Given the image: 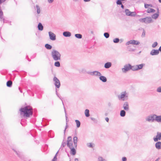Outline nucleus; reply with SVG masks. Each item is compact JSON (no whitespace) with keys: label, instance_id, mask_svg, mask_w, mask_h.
I'll return each instance as SVG.
<instances>
[{"label":"nucleus","instance_id":"nucleus-41","mask_svg":"<svg viewBox=\"0 0 161 161\" xmlns=\"http://www.w3.org/2000/svg\"><path fill=\"white\" fill-rule=\"evenodd\" d=\"M158 43L157 42H154L152 45V47L153 48L155 47L158 45Z\"/></svg>","mask_w":161,"mask_h":161},{"label":"nucleus","instance_id":"nucleus-25","mask_svg":"<svg viewBox=\"0 0 161 161\" xmlns=\"http://www.w3.org/2000/svg\"><path fill=\"white\" fill-rule=\"evenodd\" d=\"M138 70L141 69L145 65L144 64H142L139 65H136Z\"/></svg>","mask_w":161,"mask_h":161},{"label":"nucleus","instance_id":"nucleus-36","mask_svg":"<svg viewBox=\"0 0 161 161\" xmlns=\"http://www.w3.org/2000/svg\"><path fill=\"white\" fill-rule=\"evenodd\" d=\"M87 146L88 147L90 148H93L94 147V144L92 143H88Z\"/></svg>","mask_w":161,"mask_h":161},{"label":"nucleus","instance_id":"nucleus-22","mask_svg":"<svg viewBox=\"0 0 161 161\" xmlns=\"http://www.w3.org/2000/svg\"><path fill=\"white\" fill-rule=\"evenodd\" d=\"M158 13L154 14L152 16V18L154 19H156L159 16V9L158 8Z\"/></svg>","mask_w":161,"mask_h":161},{"label":"nucleus","instance_id":"nucleus-7","mask_svg":"<svg viewBox=\"0 0 161 161\" xmlns=\"http://www.w3.org/2000/svg\"><path fill=\"white\" fill-rule=\"evenodd\" d=\"M54 84L57 88H59L60 86V83L59 80L56 77L54 76L53 79Z\"/></svg>","mask_w":161,"mask_h":161},{"label":"nucleus","instance_id":"nucleus-35","mask_svg":"<svg viewBox=\"0 0 161 161\" xmlns=\"http://www.w3.org/2000/svg\"><path fill=\"white\" fill-rule=\"evenodd\" d=\"M97 161H107L106 160L103 158L102 157L99 156L98 157Z\"/></svg>","mask_w":161,"mask_h":161},{"label":"nucleus","instance_id":"nucleus-51","mask_svg":"<svg viewBox=\"0 0 161 161\" xmlns=\"http://www.w3.org/2000/svg\"><path fill=\"white\" fill-rule=\"evenodd\" d=\"M127 160V158L126 157H124L122 158V161H126Z\"/></svg>","mask_w":161,"mask_h":161},{"label":"nucleus","instance_id":"nucleus-38","mask_svg":"<svg viewBox=\"0 0 161 161\" xmlns=\"http://www.w3.org/2000/svg\"><path fill=\"white\" fill-rule=\"evenodd\" d=\"M125 12L126 15L129 16L130 15V11L128 9H126L125 10Z\"/></svg>","mask_w":161,"mask_h":161},{"label":"nucleus","instance_id":"nucleus-40","mask_svg":"<svg viewBox=\"0 0 161 161\" xmlns=\"http://www.w3.org/2000/svg\"><path fill=\"white\" fill-rule=\"evenodd\" d=\"M130 15L129 16H135L136 15V12H130Z\"/></svg>","mask_w":161,"mask_h":161},{"label":"nucleus","instance_id":"nucleus-61","mask_svg":"<svg viewBox=\"0 0 161 161\" xmlns=\"http://www.w3.org/2000/svg\"><path fill=\"white\" fill-rule=\"evenodd\" d=\"M63 149V147H60L59 149V150H58L59 151L60 150H62Z\"/></svg>","mask_w":161,"mask_h":161},{"label":"nucleus","instance_id":"nucleus-63","mask_svg":"<svg viewBox=\"0 0 161 161\" xmlns=\"http://www.w3.org/2000/svg\"><path fill=\"white\" fill-rule=\"evenodd\" d=\"M68 127V126L67 125L66 126V127H65V128L64 129V131H65L66 130V128Z\"/></svg>","mask_w":161,"mask_h":161},{"label":"nucleus","instance_id":"nucleus-53","mask_svg":"<svg viewBox=\"0 0 161 161\" xmlns=\"http://www.w3.org/2000/svg\"><path fill=\"white\" fill-rule=\"evenodd\" d=\"M54 0H48V2L49 3H52L53 2Z\"/></svg>","mask_w":161,"mask_h":161},{"label":"nucleus","instance_id":"nucleus-44","mask_svg":"<svg viewBox=\"0 0 161 161\" xmlns=\"http://www.w3.org/2000/svg\"><path fill=\"white\" fill-rule=\"evenodd\" d=\"M127 48L128 49V51L130 52H134L135 50V49L130 47V46H128Z\"/></svg>","mask_w":161,"mask_h":161},{"label":"nucleus","instance_id":"nucleus-39","mask_svg":"<svg viewBox=\"0 0 161 161\" xmlns=\"http://www.w3.org/2000/svg\"><path fill=\"white\" fill-rule=\"evenodd\" d=\"M58 61H56L54 63V65L56 67H59L60 66V63Z\"/></svg>","mask_w":161,"mask_h":161},{"label":"nucleus","instance_id":"nucleus-4","mask_svg":"<svg viewBox=\"0 0 161 161\" xmlns=\"http://www.w3.org/2000/svg\"><path fill=\"white\" fill-rule=\"evenodd\" d=\"M13 150L15 153L18 157L21 160L24 161H30V159L28 158H25L23 153L21 152L16 151L15 149H13Z\"/></svg>","mask_w":161,"mask_h":161},{"label":"nucleus","instance_id":"nucleus-13","mask_svg":"<svg viewBox=\"0 0 161 161\" xmlns=\"http://www.w3.org/2000/svg\"><path fill=\"white\" fill-rule=\"evenodd\" d=\"M161 139V132H158L157 133L156 137L153 138V140L154 142H157L158 140H160Z\"/></svg>","mask_w":161,"mask_h":161},{"label":"nucleus","instance_id":"nucleus-64","mask_svg":"<svg viewBox=\"0 0 161 161\" xmlns=\"http://www.w3.org/2000/svg\"><path fill=\"white\" fill-rule=\"evenodd\" d=\"M121 5V8H124V5L122 4V5Z\"/></svg>","mask_w":161,"mask_h":161},{"label":"nucleus","instance_id":"nucleus-45","mask_svg":"<svg viewBox=\"0 0 161 161\" xmlns=\"http://www.w3.org/2000/svg\"><path fill=\"white\" fill-rule=\"evenodd\" d=\"M31 131H30L29 133L31 134V135L33 137H35V136L36 135V132L37 131H33L34 132V134L32 133L31 132Z\"/></svg>","mask_w":161,"mask_h":161},{"label":"nucleus","instance_id":"nucleus-29","mask_svg":"<svg viewBox=\"0 0 161 161\" xmlns=\"http://www.w3.org/2000/svg\"><path fill=\"white\" fill-rule=\"evenodd\" d=\"M6 85L8 87H11L12 85V82L11 80H8L7 82Z\"/></svg>","mask_w":161,"mask_h":161},{"label":"nucleus","instance_id":"nucleus-9","mask_svg":"<svg viewBox=\"0 0 161 161\" xmlns=\"http://www.w3.org/2000/svg\"><path fill=\"white\" fill-rule=\"evenodd\" d=\"M156 114H153L147 117L146 118V120L149 122H153L155 120Z\"/></svg>","mask_w":161,"mask_h":161},{"label":"nucleus","instance_id":"nucleus-6","mask_svg":"<svg viewBox=\"0 0 161 161\" xmlns=\"http://www.w3.org/2000/svg\"><path fill=\"white\" fill-rule=\"evenodd\" d=\"M139 20L141 22L144 23L146 24L153 22L152 19L150 17H146L145 18L140 19Z\"/></svg>","mask_w":161,"mask_h":161},{"label":"nucleus","instance_id":"nucleus-14","mask_svg":"<svg viewBox=\"0 0 161 161\" xmlns=\"http://www.w3.org/2000/svg\"><path fill=\"white\" fill-rule=\"evenodd\" d=\"M159 53V50L155 49H153L150 53V54L152 56L158 55Z\"/></svg>","mask_w":161,"mask_h":161},{"label":"nucleus","instance_id":"nucleus-57","mask_svg":"<svg viewBox=\"0 0 161 161\" xmlns=\"http://www.w3.org/2000/svg\"><path fill=\"white\" fill-rule=\"evenodd\" d=\"M85 2H89L91 1V0H83Z\"/></svg>","mask_w":161,"mask_h":161},{"label":"nucleus","instance_id":"nucleus-42","mask_svg":"<svg viewBox=\"0 0 161 161\" xmlns=\"http://www.w3.org/2000/svg\"><path fill=\"white\" fill-rule=\"evenodd\" d=\"M119 40L118 38H116L113 39V42L115 43H117L119 42Z\"/></svg>","mask_w":161,"mask_h":161},{"label":"nucleus","instance_id":"nucleus-60","mask_svg":"<svg viewBox=\"0 0 161 161\" xmlns=\"http://www.w3.org/2000/svg\"><path fill=\"white\" fill-rule=\"evenodd\" d=\"M58 152H59V150H58V151L57 152V153H56L55 155V156H56V157H57V154L58 153Z\"/></svg>","mask_w":161,"mask_h":161},{"label":"nucleus","instance_id":"nucleus-31","mask_svg":"<svg viewBox=\"0 0 161 161\" xmlns=\"http://www.w3.org/2000/svg\"><path fill=\"white\" fill-rule=\"evenodd\" d=\"M45 46L46 48L48 50L51 49L52 48V46L48 44H46Z\"/></svg>","mask_w":161,"mask_h":161},{"label":"nucleus","instance_id":"nucleus-18","mask_svg":"<svg viewBox=\"0 0 161 161\" xmlns=\"http://www.w3.org/2000/svg\"><path fill=\"white\" fill-rule=\"evenodd\" d=\"M112 64L110 62L106 63L104 65V67L106 69H109L112 66Z\"/></svg>","mask_w":161,"mask_h":161},{"label":"nucleus","instance_id":"nucleus-8","mask_svg":"<svg viewBox=\"0 0 161 161\" xmlns=\"http://www.w3.org/2000/svg\"><path fill=\"white\" fill-rule=\"evenodd\" d=\"M140 43V42L138 41L134 40H131L126 42L125 45L126 46H128L130 44L138 45Z\"/></svg>","mask_w":161,"mask_h":161},{"label":"nucleus","instance_id":"nucleus-33","mask_svg":"<svg viewBox=\"0 0 161 161\" xmlns=\"http://www.w3.org/2000/svg\"><path fill=\"white\" fill-rule=\"evenodd\" d=\"M75 122L76 124V126L77 128H79L80 125V121L78 120H75Z\"/></svg>","mask_w":161,"mask_h":161},{"label":"nucleus","instance_id":"nucleus-56","mask_svg":"<svg viewBox=\"0 0 161 161\" xmlns=\"http://www.w3.org/2000/svg\"><path fill=\"white\" fill-rule=\"evenodd\" d=\"M105 120L107 122H108L109 121V118L108 117H106L105 118Z\"/></svg>","mask_w":161,"mask_h":161},{"label":"nucleus","instance_id":"nucleus-34","mask_svg":"<svg viewBox=\"0 0 161 161\" xmlns=\"http://www.w3.org/2000/svg\"><path fill=\"white\" fill-rule=\"evenodd\" d=\"M75 36L76 38L78 39H81L82 37V35L80 34H75Z\"/></svg>","mask_w":161,"mask_h":161},{"label":"nucleus","instance_id":"nucleus-24","mask_svg":"<svg viewBox=\"0 0 161 161\" xmlns=\"http://www.w3.org/2000/svg\"><path fill=\"white\" fill-rule=\"evenodd\" d=\"M37 27L39 31H42L43 30V26L41 23L38 24Z\"/></svg>","mask_w":161,"mask_h":161},{"label":"nucleus","instance_id":"nucleus-54","mask_svg":"<svg viewBox=\"0 0 161 161\" xmlns=\"http://www.w3.org/2000/svg\"><path fill=\"white\" fill-rule=\"evenodd\" d=\"M6 0H0V4L4 2Z\"/></svg>","mask_w":161,"mask_h":161},{"label":"nucleus","instance_id":"nucleus-37","mask_svg":"<svg viewBox=\"0 0 161 161\" xmlns=\"http://www.w3.org/2000/svg\"><path fill=\"white\" fill-rule=\"evenodd\" d=\"M144 7H145V8H149V7H153V6L151 4H145Z\"/></svg>","mask_w":161,"mask_h":161},{"label":"nucleus","instance_id":"nucleus-23","mask_svg":"<svg viewBox=\"0 0 161 161\" xmlns=\"http://www.w3.org/2000/svg\"><path fill=\"white\" fill-rule=\"evenodd\" d=\"M155 121L158 123H161V115L157 116L156 115Z\"/></svg>","mask_w":161,"mask_h":161},{"label":"nucleus","instance_id":"nucleus-28","mask_svg":"<svg viewBox=\"0 0 161 161\" xmlns=\"http://www.w3.org/2000/svg\"><path fill=\"white\" fill-rule=\"evenodd\" d=\"M155 12V10L153 8H149L147 10V12L148 13H154Z\"/></svg>","mask_w":161,"mask_h":161},{"label":"nucleus","instance_id":"nucleus-27","mask_svg":"<svg viewBox=\"0 0 161 161\" xmlns=\"http://www.w3.org/2000/svg\"><path fill=\"white\" fill-rule=\"evenodd\" d=\"M130 68H131V69L133 71H135L138 70L136 65H134L133 66H131V65Z\"/></svg>","mask_w":161,"mask_h":161},{"label":"nucleus","instance_id":"nucleus-58","mask_svg":"<svg viewBox=\"0 0 161 161\" xmlns=\"http://www.w3.org/2000/svg\"><path fill=\"white\" fill-rule=\"evenodd\" d=\"M158 50H159V51L161 52V46L159 47V49Z\"/></svg>","mask_w":161,"mask_h":161},{"label":"nucleus","instance_id":"nucleus-10","mask_svg":"<svg viewBox=\"0 0 161 161\" xmlns=\"http://www.w3.org/2000/svg\"><path fill=\"white\" fill-rule=\"evenodd\" d=\"M131 65L130 64L125 65L124 67L122 69V71L124 73H126L130 69H131Z\"/></svg>","mask_w":161,"mask_h":161},{"label":"nucleus","instance_id":"nucleus-62","mask_svg":"<svg viewBox=\"0 0 161 161\" xmlns=\"http://www.w3.org/2000/svg\"><path fill=\"white\" fill-rule=\"evenodd\" d=\"M75 161H79L78 158H75Z\"/></svg>","mask_w":161,"mask_h":161},{"label":"nucleus","instance_id":"nucleus-12","mask_svg":"<svg viewBox=\"0 0 161 161\" xmlns=\"http://www.w3.org/2000/svg\"><path fill=\"white\" fill-rule=\"evenodd\" d=\"M87 73L92 75L100 76L101 75V73L97 71H95L93 72H88Z\"/></svg>","mask_w":161,"mask_h":161},{"label":"nucleus","instance_id":"nucleus-3","mask_svg":"<svg viewBox=\"0 0 161 161\" xmlns=\"http://www.w3.org/2000/svg\"><path fill=\"white\" fill-rule=\"evenodd\" d=\"M118 98L120 101H126L128 99V93L126 91L123 92L118 96Z\"/></svg>","mask_w":161,"mask_h":161},{"label":"nucleus","instance_id":"nucleus-46","mask_svg":"<svg viewBox=\"0 0 161 161\" xmlns=\"http://www.w3.org/2000/svg\"><path fill=\"white\" fill-rule=\"evenodd\" d=\"M116 3L118 5H122V3L121 0H118L116 2Z\"/></svg>","mask_w":161,"mask_h":161},{"label":"nucleus","instance_id":"nucleus-43","mask_svg":"<svg viewBox=\"0 0 161 161\" xmlns=\"http://www.w3.org/2000/svg\"><path fill=\"white\" fill-rule=\"evenodd\" d=\"M104 36L107 38H108L109 36V35L108 33L105 32L104 33Z\"/></svg>","mask_w":161,"mask_h":161},{"label":"nucleus","instance_id":"nucleus-15","mask_svg":"<svg viewBox=\"0 0 161 161\" xmlns=\"http://www.w3.org/2000/svg\"><path fill=\"white\" fill-rule=\"evenodd\" d=\"M34 8L35 10H36L37 14L38 15L40 14L41 12V9L39 6L38 5L36 4L34 7Z\"/></svg>","mask_w":161,"mask_h":161},{"label":"nucleus","instance_id":"nucleus-1","mask_svg":"<svg viewBox=\"0 0 161 161\" xmlns=\"http://www.w3.org/2000/svg\"><path fill=\"white\" fill-rule=\"evenodd\" d=\"M19 111L21 115L26 117H29L33 113L32 109L30 106H26L24 108H21Z\"/></svg>","mask_w":161,"mask_h":161},{"label":"nucleus","instance_id":"nucleus-59","mask_svg":"<svg viewBox=\"0 0 161 161\" xmlns=\"http://www.w3.org/2000/svg\"><path fill=\"white\" fill-rule=\"evenodd\" d=\"M91 119L92 120H93V121H94V120H95V119L94 118H92H92H91Z\"/></svg>","mask_w":161,"mask_h":161},{"label":"nucleus","instance_id":"nucleus-5","mask_svg":"<svg viewBox=\"0 0 161 161\" xmlns=\"http://www.w3.org/2000/svg\"><path fill=\"white\" fill-rule=\"evenodd\" d=\"M77 137L76 136H75L73 138V142L74 147L72 148L70 147V153L73 155H74L76 154V151L75 148H76L77 146Z\"/></svg>","mask_w":161,"mask_h":161},{"label":"nucleus","instance_id":"nucleus-2","mask_svg":"<svg viewBox=\"0 0 161 161\" xmlns=\"http://www.w3.org/2000/svg\"><path fill=\"white\" fill-rule=\"evenodd\" d=\"M51 56L53 60L55 61H60L61 60V54L57 50H53L51 52Z\"/></svg>","mask_w":161,"mask_h":161},{"label":"nucleus","instance_id":"nucleus-11","mask_svg":"<svg viewBox=\"0 0 161 161\" xmlns=\"http://www.w3.org/2000/svg\"><path fill=\"white\" fill-rule=\"evenodd\" d=\"M50 39L52 41H55L56 39V36L55 34L51 31L48 32Z\"/></svg>","mask_w":161,"mask_h":161},{"label":"nucleus","instance_id":"nucleus-49","mask_svg":"<svg viewBox=\"0 0 161 161\" xmlns=\"http://www.w3.org/2000/svg\"><path fill=\"white\" fill-rule=\"evenodd\" d=\"M66 145V143L65 142H62L61 145V147H64Z\"/></svg>","mask_w":161,"mask_h":161},{"label":"nucleus","instance_id":"nucleus-21","mask_svg":"<svg viewBox=\"0 0 161 161\" xmlns=\"http://www.w3.org/2000/svg\"><path fill=\"white\" fill-rule=\"evenodd\" d=\"M99 79L101 80L104 82H105L107 81L106 78L103 76H101V75L100 76Z\"/></svg>","mask_w":161,"mask_h":161},{"label":"nucleus","instance_id":"nucleus-55","mask_svg":"<svg viewBox=\"0 0 161 161\" xmlns=\"http://www.w3.org/2000/svg\"><path fill=\"white\" fill-rule=\"evenodd\" d=\"M3 20L4 23H7V20L5 19H4Z\"/></svg>","mask_w":161,"mask_h":161},{"label":"nucleus","instance_id":"nucleus-19","mask_svg":"<svg viewBox=\"0 0 161 161\" xmlns=\"http://www.w3.org/2000/svg\"><path fill=\"white\" fill-rule=\"evenodd\" d=\"M156 148L158 149H161V142H157L155 144Z\"/></svg>","mask_w":161,"mask_h":161},{"label":"nucleus","instance_id":"nucleus-16","mask_svg":"<svg viewBox=\"0 0 161 161\" xmlns=\"http://www.w3.org/2000/svg\"><path fill=\"white\" fill-rule=\"evenodd\" d=\"M123 108L124 110L126 111H128L129 110V103L127 102H125L123 104Z\"/></svg>","mask_w":161,"mask_h":161},{"label":"nucleus","instance_id":"nucleus-32","mask_svg":"<svg viewBox=\"0 0 161 161\" xmlns=\"http://www.w3.org/2000/svg\"><path fill=\"white\" fill-rule=\"evenodd\" d=\"M89 110L88 109H86L85 110V116L87 117H88L90 116V114L89 113Z\"/></svg>","mask_w":161,"mask_h":161},{"label":"nucleus","instance_id":"nucleus-20","mask_svg":"<svg viewBox=\"0 0 161 161\" xmlns=\"http://www.w3.org/2000/svg\"><path fill=\"white\" fill-rule=\"evenodd\" d=\"M63 35L66 37H70L71 36V33L69 31H64L63 33Z\"/></svg>","mask_w":161,"mask_h":161},{"label":"nucleus","instance_id":"nucleus-26","mask_svg":"<svg viewBox=\"0 0 161 161\" xmlns=\"http://www.w3.org/2000/svg\"><path fill=\"white\" fill-rule=\"evenodd\" d=\"M66 145L67 146L69 147L70 149V148L73 147V143L71 142H69V141H67Z\"/></svg>","mask_w":161,"mask_h":161},{"label":"nucleus","instance_id":"nucleus-17","mask_svg":"<svg viewBox=\"0 0 161 161\" xmlns=\"http://www.w3.org/2000/svg\"><path fill=\"white\" fill-rule=\"evenodd\" d=\"M56 95L61 99V100L62 101V103H63V105L64 106V112H65V117H66V121L67 122V113H66V111L65 109V107H64V104L63 103V102L62 99L60 97H59V96H58V92H57V90L56 89Z\"/></svg>","mask_w":161,"mask_h":161},{"label":"nucleus","instance_id":"nucleus-47","mask_svg":"<svg viewBox=\"0 0 161 161\" xmlns=\"http://www.w3.org/2000/svg\"><path fill=\"white\" fill-rule=\"evenodd\" d=\"M157 91L158 92H161V87H158L157 89Z\"/></svg>","mask_w":161,"mask_h":161},{"label":"nucleus","instance_id":"nucleus-48","mask_svg":"<svg viewBox=\"0 0 161 161\" xmlns=\"http://www.w3.org/2000/svg\"><path fill=\"white\" fill-rule=\"evenodd\" d=\"M44 147V151L42 150V151H46L47 150V149L48 145H47V144L45 145Z\"/></svg>","mask_w":161,"mask_h":161},{"label":"nucleus","instance_id":"nucleus-50","mask_svg":"<svg viewBox=\"0 0 161 161\" xmlns=\"http://www.w3.org/2000/svg\"><path fill=\"white\" fill-rule=\"evenodd\" d=\"M57 160V157H56V156H54L52 160V161H56Z\"/></svg>","mask_w":161,"mask_h":161},{"label":"nucleus","instance_id":"nucleus-30","mask_svg":"<svg viewBox=\"0 0 161 161\" xmlns=\"http://www.w3.org/2000/svg\"><path fill=\"white\" fill-rule=\"evenodd\" d=\"M125 112L124 110H122L120 112V115L121 117H124L125 115Z\"/></svg>","mask_w":161,"mask_h":161},{"label":"nucleus","instance_id":"nucleus-52","mask_svg":"<svg viewBox=\"0 0 161 161\" xmlns=\"http://www.w3.org/2000/svg\"><path fill=\"white\" fill-rule=\"evenodd\" d=\"M71 139H72L71 137L69 136L68 138L67 141H69V142H70V141L71 140Z\"/></svg>","mask_w":161,"mask_h":161}]
</instances>
